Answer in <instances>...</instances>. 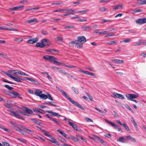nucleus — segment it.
Here are the masks:
<instances>
[{
  "label": "nucleus",
  "instance_id": "nucleus-51",
  "mask_svg": "<svg viewBox=\"0 0 146 146\" xmlns=\"http://www.w3.org/2000/svg\"><path fill=\"white\" fill-rule=\"evenodd\" d=\"M8 30L9 31H17L18 30L15 28H9V27Z\"/></svg>",
  "mask_w": 146,
  "mask_h": 146
},
{
  "label": "nucleus",
  "instance_id": "nucleus-12",
  "mask_svg": "<svg viewBox=\"0 0 146 146\" xmlns=\"http://www.w3.org/2000/svg\"><path fill=\"white\" fill-rule=\"evenodd\" d=\"M68 122L69 123L68 124L72 127L76 131H78V127L76 124L70 122L69 120H68Z\"/></svg>",
  "mask_w": 146,
  "mask_h": 146
},
{
  "label": "nucleus",
  "instance_id": "nucleus-2",
  "mask_svg": "<svg viewBox=\"0 0 146 146\" xmlns=\"http://www.w3.org/2000/svg\"><path fill=\"white\" fill-rule=\"evenodd\" d=\"M126 97L129 99L131 100L134 102L136 103L139 102L134 99L133 98H136L139 96L138 94H127L126 95Z\"/></svg>",
  "mask_w": 146,
  "mask_h": 146
},
{
  "label": "nucleus",
  "instance_id": "nucleus-60",
  "mask_svg": "<svg viewBox=\"0 0 146 146\" xmlns=\"http://www.w3.org/2000/svg\"><path fill=\"white\" fill-rule=\"evenodd\" d=\"M3 144V145L5 146H10L9 144L6 142H3L2 143Z\"/></svg>",
  "mask_w": 146,
  "mask_h": 146
},
{
  "label": "nucleus",
  "instance_id": "nucleus-50",
  "mask_svg": "<svg viewBox=\"0 0 146 146\" xmlns=\"http://www.w3.org/2000/svg\"><path fill=\"white\" fill-rule=\"evenodd\" d=\"M47 98H48L49 100L52 101L53 100V98L51 97L50 95L48 93H47Z\"/></svg>",
  "mask_w": 146,
  "mask_h": 146
},
{
  "label": "nucleus",
  "instance_id": "nucleus-18",
  "mask_svg": "<svg viewBox=\"0 0 146 146\" xmlns=\"http://www.w3.org/2000/svg\"><path fill=\"white\" fill-rule=\"evenodd\" d=\"M113 94L116 97L119 98L121 99H125V98L124 96L122 94H118L115 92H114L113 93Z\"/></svg>",
  "mask_w": 146,
  "mask_h": 146
},
{
  "label": "nucleus",
  "instance_id": "nucleus-42",
  "mask_svg": "<svg viewBox=\"0 0 146 146\" xmlns=\"http://www.w3.org/2000/svg\"><path fill=\"white\" fill-rule=\"evenodd\" d=\"M96 138L98 140L102 143L104 144V141L101 138H100L98 136H96Z\"/></svg>",
  "mask_w": 146,
  "mask_h": 146
},
{
  "label": "nucleus",
  "instance_id": "nucleus-21",
  "mask_svg": "<svg viewBox=\"0 0 146 146\" xmlns=\"http://www.w3.org/2000/svg\"><path fill=\"white\" fill-rule=\"evenodd\" d=\"M46 46V45L44 44H43L41 42H37L36 44V47L40 48H42Z\"/></svg>",
  "mask_w": 146,
  "mask_h": 146
},
{
  "label": "nucleus",
  "instance_id": "nucleus-32",
  "mask_svg": "<svg viewBox=\"0 0 146 146\" xmlns=\"http://www.w3.org/2000/svg\"><path fill=\"white\" fill-rule=\"evenodd\" d=\"M14 129L15 130L19 132L22 133V134H23V131L20 128L18 127H14Z\"/></svg>",
  "mask_w": 146,
  "mask_h": 146
},
{
  "label": "nucleus",
  "instance_id": "nucleus-29",
  "mask_svg": "<svg viewBox=\"0 0 146 146\" xmlns=\"http://www.w3.org/2000/svg\"><path fill=\"white\" fill-rule=\"evenodd\" d=\"M131 122L134 125V126L135 128H137V124L136 122L135 121V120L133 117H132L131 118Z\"/></svg>",
  "mask_w": 146,
  "mask_h": 146
},
{
  "label": "nucleus",
  "instance_id": "nucleus-49",
  "mask_svg": "<svg viewBox=\"0 0 146 146\" xmlns=\"http://www.w3.org/2000/svg\"><path fill=\"white\" fill-rule=\"evenodd\" d=\"M72 89L74 91V92L77 94H78V92L77 90L74 87H72Z\"/></svg>",
  "mask_w": 146,
  "mask_h": 146
},
{
  "label": "nucleus",
  "instance_id": "nucleus-16",
  "mask_svg": "<svg viewBox=\"0 0 146 146\" xmlns=\"http://www.w3.org/2000/svg\"><path fill=\"white\" fill-rule=\"evenodd\" d=\"M11 93L13 95V97L14 98H16L17 96L19 98H21V95L15 91H11Z\"/></svg>",
  "mask_w": 146,
  "mask_h": 146
},
{
  "label": "nucleus",
  "instance_id": "nucleus-11",
  "mask_svg": "<svg viewBox=\"0 0 146 146\" xmlns=\"http://www.w3.org/2000/svg\"><path fill=\"white\" fill-rule=\"evenodd\" d=\"M21 109L25 111L27 113L29 114H32L33 113V111L30 109L26 107H22L20 108Z\"/></svg>",
  "mask_w": 146,
  "mask_h": 146
},
{
  "label": "nucleus",
  "instance_id": "nucleus-8",
  "mask_svg": "<svg viewBox=\"0 0 146 146\" xmlns=\"http://www.w3.org/2000/svg\"><path fill=\"white\" fill-rule=\"evenodd\" d=\"M136 23L139 25H142L146 23V18H144L138 19L136 21Z\"/></svg>",
  "mask_w": 146,
  "mask_h": 146
},
{
  "label": "nucleus",
  "instance_id": "nucleus-13",
  "mask_svg": "<svg viewBox=\"0 0 146 146\" xmlns=\"http://www.w3.org/2000/svg\"><path fill=\"white\" fill-rule=\"evenodd\" d=\"M38 40V38L37 37L33 38L27 41L28 43L33 44L36 42Z\"/></svg>",
  "mask_w": 146,
  "mask_h": 146
},
{
  "label": "nucleus",
  "instance_id": "nucleus-33",
  "mask_svg": "<svg viewBox=\"0 0 146 146\" xmlns=\"http://www.w3.org/2000/svg\"><path fill=\"white\" fill-rule=\"evenodd\" d=\"M39 97L41 99H43L44 100H46L47 98V95H45L44 94H42Z\"/></svg>",
  "mask_w": 146,
  "mask_h": 146
},
{
  "label": "nucleus",
  "instance_id": "nucleus-3",
  "mask_svg": "<svg viewBox=\"0 0 146 146\" xmlns=\"http://www.w3.org/2000/svg\"><path fill=\"white\" fill-rule=\"evenodd\" d=\"M104 120L109 125L113 127L115 129L119 131H120L121 132H123V131L121 130V128L116 125L113 123L106 119H104Z\"/></svg>",
  "mask_w": 146,
  "mask_h": 146
},
{
  "label": "nucleus",
  "instance_id": "nucleus-57",
  "mask_svg": "<svg viewBox=\"0 0 146 146\" xmlns=\"http://www.w3.org/2000/svg\"><path fill=\"white\" fill-rule=\"evenodd\" d=\"M18 113H20L23 115H26V113H25L24 112L22 111H21V110L18 111Z\"/></svg>",
  "mask_w": 146,
  "mask_h": 146
},
{
  "label": "nucleus",
  "instance_id": "nucleus-1",
  "mask_svg": "<svg viewBox=\"0 0 146 146\" xmlns=\"http://www.w3.org/2000/svg\"><path fill=\"white\" fill-rule=\"evenodd\" d=\"M61 92L74 105L76 106H77L79 108L83 110H85V109L80 104L78 103L75 101L72 100L70 98L69 96H67V93L66 92H64L63 90H62V91H61Z\"/></svg>",
  "mask_w": 146,
  "mask_h": 146
},
{
  "label": "nucleus",
  "instance_id": "nucleus-43",
  "mask_svg": "<svg viewBox=\"0 0 146 146\" xmlns=\"http://www.w3.org/2000/svg\"><path fill=\"white\" fill-rule=\"evenodd\" d=\"M86 74H88L94 76H95V74L94 73L92 72H89L88 71H86Z\"/></svg>",
  "mask_w": 146,
  "mask_h": 146
},
{
  "label": "nucleus",
  "instance_id": "nucleus-59",
  "mask_svg": "<svg viewBox=\"0 0 146 146\" xmlns=\"http://www.w3.org/2000/svg\"><path fill=\"white\" fill-rule=\"evenodd\" d=\"M48 41V40L46 38H44L42 39L41 40V42L43 44H44L45 42Z\"/></svg>",
  "mask_w": 146,
  "mask_h": 146
},
{
  "label": "nucleus",
  "instance_id": "nucleus-9",
  "mask_svg": "<svg viewBox=\"0 0 146 146\" xmlns=\"http://www.w3.org/2000/svg\"><path fill=\"white\" fill-rule=\"evenodd\" d=\"M6 73L11 74L12 76H15L19 73V71L16 70H11L8 71L7 73Z\"/></svg>",
  "mask_w": 146,
  "mask_h": 146
},
{
  "label": "nucleus",
  "instance_id": "nucleus-35",
  "mask_svg": "<svg viewBox=\"0 0 146 146\" xmlns=\"http://www.w3.org/2000/svg\"><path fill=\"white\" fill-rule=\"evenodd\" d=\"M89 11V10L88 9L85 10L83 11H79L77 12V13H83L84 14H86V12H88Z\"/></svg>",
  "mask_w": 146,
  "mask_h": 146
},
{
  "label": "nucleus",
  "instance_id": "nucleus-39",
  "mask_svg": "<svg viewBox=\"0 0 146 146\" xmlns=\"http://www.w3.org/2000/svg\"><path fill=\"white\" fill-rule=\"evenodd\" d=\"M9 111L11 113H12V115H14L15 116V115H17L18 112V111H16V112H15L11 110H9Z\"/></svg>",
  "mask_w": 146,
  "mask_h": 146
},
{
  "label": "nucleus",
  "instance_id": "nucleus-64",
  "mask_svg": "<svg viewBox=\"0 0 146 146\" xmlns=\"http://www.w3.org/2000/svg\"><path fill=\"white\" fill-rule=\"evenodd\" d=\"M47 78L48 79L50 80V81L52 82V78L51 76H50L48 74L47 75Z\"/></svg>",
  "mask_w": 146,
  "mask_h": 146
},
{
  "label": "nucleus",
  "instance_id": "nucleus-20",
  "mask_svg": "<svg viewBox=\"0 0 146 146\" xmlns=\"http://www.w3.org/2000/svg\"><path fill=\"white\" fill-rule=\"evenodd\" d=\"M117 141L123 143H126V138H124L123 137H119L117 140Z\"/></svg>",
  "mask_w": 146,
  "mask_h": 146
},
{
  "label": "nucleus",
  "instance_id": "nucleus-28",
  "mask_svg": "<svg viewBox=\"0 0 146 146\" xmlns=\"http://www.w3.org/2000/svg\"><path fill=\"white\" fill-rule=\"evenodd\" d=\"M27 22L29 24L31 23L34 22L38 23L37 20L36 18H35L33 19H32L31 20H27Z\"/></svg>",
  "mask_w": 146,
  "mask_h": 146
},
{
  "label": "nucleus",
  "instance_id": "nucleus-58",
  "mask_svg": "<svg viewBox=\"0 0 146 146\" xmlns=\"http://www.w3.org/2000/svg\"><path fill=\"white\" fill-rule=\"evenodd\" d=\"M132 41V40L130 39H127L123 41V42H124L125 43H127L128 42H130Z\"/></svg>",
  "mask_w": 146,
  "mask_h": 146
},
{
  "label": "nucleus",
  "instance_id": "nucleus-10",
  "mask_svg": "<svg viewBox=\"0 0 146 146\" xmlns=\"http://www.w3.org/2000/svg\"><path fill=\"white\" fill-rule=\"evenodd\" d=\"M24 7V6L22 5H19L16 7L9 8L8 9V11H17L18 10L20 9H21Z\"/></svg>",
  "mask_w": 146,
  "mask_h": 146
},
{
  "label": "nucleus",
  "instance_id": "nucleus-44",
  "mask_svg": "<svg viewBox=\"0 0 146 146\" xmlns=\"http://www.w3.org/2000/svg\"><path fill=\"white\" fill-rule=\"evenodd\" d=\"M5 87L6 88L10 90H12L14 89L13 88L11 87H10L7 85H5Z\"/></svg>",
  "mask_w": 146,
  "mask_h": 146
},
{
  "label": "nucleus",
  "instance_id": "nucleus-45",
  "mask_svg": "<svg viewBox=\"0 0 146 146\" xmlns=\"http://www.w3.org/2000/svg\"><path fill=\"white\" fill-rule=\"evenodd\" d=\"M64 66L65 67H68L69 68H76V66L73 65H64Z\"/></svg>",
  "mask_w": 146,
  "mask_h": 146
},
{
  "label": "nucleus",
  "instance_id": "nucleus-30",
  "mask_svg": "<svg viewBox=\"0 0 146 146\" xmlns=\"http://www.w3.org/2000/svg\"><path fill=\"white\" fill-rule=\"evenodd\" d=\"M33 111L35 112H38L42 113H45L44 111L41 109L38 110L37 109H33Z\"/></svg>",
  "mask_w": 146,
  "mask_h": 146
},
{
  "label": "nucleus",
  "instance_id": "nucleus-15",
  "mask_svg": "<svg viewBox=\"0 0 146 146\" xmlns=\"http://www.w3.org/2000/svg\"><path fill=\"white\" fill-rule=\"evenodd\" d=\"M112 62H114L116 64H121L124 61L122 60H120L117 59H113L111 60Z\"/></svg>",
  "mask_w": 146,
  "mask_h": 146
},
{
  "label": "nucleus",
  "instance_id": "nucleus-63",
  "mask_svg": "<svg viewBox=\"0 0 146 146\" xmlns=\"http://www.w3.org/2000/svg\"><path fill=\"white\" fill-rule=\"evenodd\" d=\"M31 120L34 123H36L37 120L35 118H33L31 119Z\"/></svg>",
  "mask_w": 146,
  "mask_h": 146
},
{
  "label": "nucleus",
  "instance_id": "nucleus-26",
  "mask_svg": "<svg viewBox=\"0 0 146 146\" xmlns=\"http://www.w3.org/2000/svg\"><path fill=\"white\" fill-rule=\"evenodd\" d=\"M46 51L50 52L51 54H55V52H58V50L54 49H47Z\"/></svg>",
  "mask_w": 146,
  "mask_h": 146
},
{
  "label": "nucleus",
  "instance_id": "nucleus-62",
  "mask_svg": "<svg viewBox=\"0 0 146 146\" xmlns=\"http://www.w3.org/2000/svg\"><path fill=\"white\" fill-rule=\"evenodd\" d=\"M141 11L142 10L140 9H139L134 11V13H136L138 12H141Z\"/></svg>",
  "mask_w": 146,
  "mask_h": 146
},
{
  "label": "nucleus",
  "instance_id": "nucleus-46",
  "mask_svg": "<svg viewBox=\"0 0 146 146\" xmlns=\"http://www.w3.org/2000/svg\"><path fill=\"white\" fill-rule=\"evenodd\" d=\"M4 106L7 108H10L11 107V106L10 104L6 102L4 104Z\"/></svg>",
  "mask_w": 146,
  "mask_h": 146
},
{
  "label": "nucleus",
  "instance_id": "nucleus-31",
  "mask_svg": "<svg viewBox=\"0 0 146 146\" xmlns=\"http://www.w3.org/2000/svg\"><path fill=\"white\" fill-rule=\"evenodd\" d=\"M23 128L25 130V131L28 133L29 134H32L33 133V131L27 129V128L25 127H23Z\"/></svg>",
  "mask_w": 146,
  "mask_h": 146
},
{
  "label": "nucleus",
  "instance_id": "nucleus-22",
  "mask_svg": "<svg viewBox=\"0 0 146 146\" xmlns=\"http://www.w3.org/2000/svg\"><path fill=\"white\" fill-rule=\"evenodd\" d=\"M42 92L39 89H37L36 90L34 93L35 95L39 96V97L42 93Z\"/></svg>",
  "mask_w": 146,
  "mask_h": 146
},
{
  "label": "nucleus",
  "instance_id": "nucleus-47",
  "mask_svg": "<svg viewBox=\"0 0 146 146\" xmlns=\"http://www.w3.org/2000/svg\"><path fill=\"white\" fill-rule=\"evenodd\" d=\"M99 10L101 12H104L107 11V9L104 7H101L99 9Z\"/></svg>",
  "mask_w": 146,
  "mask_h": 146
},
{
  "label": "nucleus",
  "instance_id": "nucleus-36",
  "mask_svg": "<svg viewBox=\"0 0 146 146\" xmlns=\"http://www.w3.org/2000/svg\"><path fill=\"white\" fill-rule=\"evenodd\" d=\"M41 131L44 132V135L48 137H50V135L49 134V132L45 131L44 130H41Z\"/></svg>",
  "mask_w": 146,
  "mask_h": 146
},
{
  "label": "nucleus",
  "instance_id": "nucleus-19",
  "mask_svg": "<svg viewBox=\"0 0 146 146\" xmlns=\"http://www.w3.org/2000/svg\"><path fill=\"white\" fill-rule=\"evenodd\" d=\"M136 4L141 5L146 4V1L145 0H138L136 3Z\"/></svg>",
  "mask_w": 146,
  "mask_h": 146
},
{
  "label": "nucleus",
  "instance_id": "nucleus-14",
  "mask_svg": "<svg viewBox=\"0 0 146 146\" xmlns=\"http://www.w3.org/2000/svg\"><path fill=\"white\" fill-rule=\"evenodd\" d=\"M49 137L52 140H49V141H50L51 142L55 143L56 145H60L58 141H56V139L55 138L52 137L51 135L50 137Z\"/></svg>",
  "mask_w": 146,
  "mask_h": 146
},
{
  "label": "nucleus",
  "instance_id": "nucleus-6",
  "mask_svg": "<svg viewBox=\"0 0 146 146\" xmlns=\"http://www.w3.org/2000/svg\"><path fill=\"white\" fill-rule=\"evenodd\" d=\"M5 74L9 77L13 79L14 81L18 82H21V78L18 77H15L13 76H12L11 74H9L5 73Z\"/></svg>",
  "mask_w": 146,
  "mask_h": 146
},
{
  "label": "nucleus",
  "instance_id": "nucleus-41",
  "mask_svg": "<svg viewBox=\"0 0 146 146\" xmlns=\"http://www.w3.org/2000/svg\"><path fill=\"white\" fill-rule=\"evenodd\" d=\"M132 138V137L130 135L126 136L125 138L126 140V143H127L129 140H130L131 141Z\"/></svg>",
  "mask_w": 146,
  "mask_h": 146
},
{
  "label": "nucleus",
  "instance_id": "nucleus-40",
  "mask_svg": "<svg viewBox=\"0 0 146 146\" xmlns=\"http://www.w3.org/2000/svg\"><path fill=\"white\" fill-rule=\"evenodd\" d=\"M82 28L84 29V30L90 29H91V26H84L82 27Z\"/></svg>",
  "mask_w": 146,
  "mask_h": 146
},
{
  "label": "nucleus",
  "instance_id": "nucleus-61",
  "mask_svg": "<svg viewBox=\"0 0 146 146\" xmlns=\"http://www.w3.org/2000/svg\"><path fill=\"white\" fill-rule=\"evenodd\" d=\"M42 33L44 35H46L48 34V33L46 31L44 30H42Z\"/></svg>",
  "mask_w": 146,
  "mask_h": 146
},
{
  "label": "nucleus",
  "instance_id": "nucleus-7",
  "mask_svg": "<svg viewBox=\"0 0 146 146\" xmlns=\"http://www.w3.org/2000/svg\"><path fill=\"white\" fill-rule=\"evenodd\" d=\"M77 40L82 44L86 41V38L85 36H83L78 37Z\"/></svg>",
  "mask_w": 146,
  "mask_h": 146
},
{
  "label": "nucleus",
  "instance_id": "nucleus-17",
  "mask_svg": "<svg viewBox=\"0 0 146 146\" xmlns=\"http://www.w3.org/2000/svg\"><path fill=\"white\" fill-rule=\"evenodd\" d=\"M26 80H29L31 82H32L33 83H34L36 85H40V84L37 81H35V80L28 77H26Z\"/></svg>",
  "mask_w": 146,
  "mask_h": 146
},
{
  "label": "nucleus",
  "instance_id": "nucleus-52",
  "mask_svg": "<svg viewBox=\"0 0 146 146\" xmlns=\"http://www.w3.org/2000/svg\"><path fill=\"white\" fill-rule=\"evenodd\" d=\"M0 101H1L2 102H3L5 103L6 102H8V103H9L10 101V100H7V101H6V100H5V99L3 98H0Z\"/></svg>",
  "mask_w": 146,
  "mask_h": 146
},
{
  "label": "nucleus",
  "instance_id": "nucleus-54",
  "mask_svg": "<svg viewBox=\"0 0 146 146\" xmlns=\"http://www.w3.org/2000/svg\"><path fill=\"white\" fill-rule=\"evenodd\" d=\"M46 104L47 105H50L51 106H56V105H55L51 102H49L48 103H46Z\"/></svg>",
  "mask_w": 146,
  "mask_h": 146
},
{
  "label": "nucleus",
  "instance_id": "nucleus-48",
  "mask_svg": "<svg viewBox=\"0 0 146 146\" xmlns=\"http://www.w3.org/2000/svg\"><path fill=\"white\" fill-rule=\"evenodd\" d=\"M21 72L20 71H19V74L23 76H29V75H27V74H26L25 73L22 72V71H21Z\"/></svg>",
  "mask_w": 146,
  "mask_h": 146
},
{
  "label": "nucleus",
  "instance_id": "nucleus-56",
  "mask_svg": "<svg viewBox=\"0 0 146 146\" xmlns=\"http://www.w3.org/2000/svg\"><path fill=\"white\" fill-rule=\"evenodd\" d=\"M60 20V19H53L51 21L52 22H57L58 21Z\"/></svg>",
  "mask_w": 146,
  "mask_h": 146
},
{
  "label": "nucleus",
  "instance_id": "nucleus-5",
  "mask_svg": "<svg viewBox=\"0 0 146 146\" xmlns=\"http://www.w3.org/2000/svg\"><path fill=\"white\" fill-rule=\"evenodd\" d=\"M43 58L46 60L49 61L50 62H53L54 60L56 59V58L54 56L48 55L44 56L43 57Z\"/></svg>",
  "mask_w": 146,
  "mask_h": 146
},
{
  "label": "nucleus",
  "instance_id": "nucleus-55",
  "mask_svg": "<svg viewBox=\"0 0 146 146\" xmlns=\"http://www.w3.org/2000/svg\"><path fill=\"white\" fill-rule=\"evenodd\" d=\"M63 9H59L55 10L53 11V12H62L63 11Z\"/></svg>",
  "mask_w": 146,
  "mask_h": 146
},
{
  "label": "nucleus",
  "instance_id": "nucleus-23",
  "mask_svg": "<svg viewBox=\"0 0 146 146\" xmlns=\"http://www.w3.org/2000/svg\"><path fill=\"white\" fill-rule=\"evenodd\" d=\"M57 131L59 132L60 134H61L62 136L68 139L69 136L67 135L65 133L63 132L62 131H60L59 129H58L57 130Z\"/></svg>",
  "mask_w": 146,
  "mask_h": 146
},
{
  "label": "nucleus",
  "instance_id": "nucleus-24",
  "mask_svg": "<svg viewBox=\"0 0 146 146\" xmlns=\"http://www.w3.org/2000/svg\"><path fill=\"white\" fill-rule=\"evenodd\" d=\"M63 27L64 28L68 30L70 29H74L75 28V26L74 25L66 26L65 25H63Z\"/></svg>",
  "mask_w": 146,
  "mask_h": 146
},
{
  "label": "nucleus",
  "instance_id": "nucleus-34",
  "mask_svg": "<svg viewBox=\"0 0 146 146\" xmlns=\"http://www.w3.org/2000/svg\"><path fill=\"white\" fill-rule=\"evenodd\" d=\"M123 126L125 128V130L128 131H130V130L129 129L128 126L124 123H123Z\"/></svg>",
  "mask_w": 146,
  "mask_h": 146
},
{
  "label": "nucleus",
  "instance_id": "nucleus-37",
  "mask_svg": "<svg viewBox=\"0 0 146 146\" xmlns=\"http://www.w3.org/2000/svg\"><path fill=\"white\" fill-rule=\"evenodd\" d=\"M23 39L21 38H16L14 39V40L18 42H20L23 41Z\"/></svg>",
  "mask_w": 146,
  "mask_h": 146
},
{
  "label": "nucleus",
  "instance_id": "nucleus-25",
  "mask_svg": "<svg viewBox=\"0 0 146 146\" xmlns=\"http://www.w3.org/2000/svg\"><path fill=\"white\" fill-rule=\"evenodd\" d=\"M48 112L51 114L52 115L54 116H56L58 117H59L60 116H62L58 113L51 111H48Z\"/></svg>",
  "mask_w": 146,
  "mask_h": 146
},
{
  "label": "nucleus",
  "instance_id": "nucleus-27",
  "mask_svg": "<svg viewBox=\"0 0 146 146\" xmlns=\"http://www.w3.org/2000/svg\"><path fill=\"white\" fill-rule=\"evenodd\" d=\"M123 5L122 4H119L118 5L113 7V11H114L117 9H120L122 8Z\"/></svg>",
  "mask_w": 146,
  "mask_h": 146
},
{
  "label": "nucleus",
  "instance_id": "nucleus-4",
  "mask_svg": "<svg viewBox=\"0 0 146 146\" xmlns=\"http://www.w3.org/2000/svg\"><path fill=\"white\" fill-rule=\"evenodd\" d=\"M73 46L78 48H81L83 47V44L80 42H79L77 40L72 41L71 42Z\"/></svg>",
  "mask_w": 146,
  "mask_h": 146
},
{
  "label": "nucleus",
  "instance_id": "nucleus-53",
  "mask_svg": "<svg viewBox=\"0 0 146 146\" xmlns=\"http://www.w3.org/2000/svg\"><path fill=\"white\" fill-rule=\"evenodd\" d=\"M56 39L57 40L59 41H62L63 40V39L60 36H58L57 37Z\"/></svg>",
  "mask_w": 146,
  "mask_h": 146
},
{
  "label": "nucleus",
  "instance_id": "nucleus-38",
  "mask_svg": "<svg viewBox=\"0 0 146 146\" xmlns=\"http://www.w3.org/2000/svg\"><path fill=\"white\" fill-rule=\"evenodd\" d=\"M117 42L116 40H113L112 41H110L107 42L106 43L109 45L117 43Z\"/></svg>",
  "mask_w": 146,
  "mask_h": 146
}]
</instances>
